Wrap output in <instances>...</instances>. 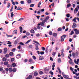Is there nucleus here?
Returning a JSON list of instances; mask_svg holds the SVG:
<instances>
[{
  "label": "nucleus",
  "instance_id": "nucleus-28",
  "mask_svg": "<svg viewBox=\"0 0 79 79\" xmlns=\"http://www.w3.org/2000/svg\"><path fill=\"white\" fill-rule=\"evenodd\" d=\"M6 36H7V37H12V36H13V35H8L7 34Z\"/></svg>",
  "mask_w": 79,
  "mask_h": 79
},
{
  "label": "nucleus",
  "instance_id": "nucleus-8",
  "mask_svg": "<svg viewBox=\"0 0 79 79\" xmlns=\"http://www.w3.org/2000/svg\"><path fill=\"white\" fill-rule=\"evenodd\" d=\"M78 11V9H77V8H76L74 10V14H76V13H77Z\"/></svg>",
  "mask_w": 79,
  "mask_h": 79
},
{
  "label": "nucleus",
  "instance_id": "nucleus-33",
  "mask_svg": "<svg viewBox=\"0 0 79 79\" xmlns=\"http://www.w3.org/2000/svg\"><path fill=\"white\" fill-rule=\"evenodd\" d=\"M58 31H62V28H59L58 29Z\"/></svg>",
  "mask_w": 79,
  "mask_h": 79
},
{
  "label": "nucleus",
  "instance_id": "nucleus-16",
  "mask_svg": "<svg viewBox=\"0 0 79 79\" xmlns=\"http://www.w3.org/2000/svg\"><path fill=\"white\" fill-rule=\"evenodd\" d=\"M34 76H37L38 75V73L37 72H35L34 73Z\"/></svg>",
  "mask_w": 79,
  "mask_h": 79
},
{
  "label": "nucleus",
  "instance_id": "nucleus-29",
  "mask_svg": "<svg viewBox=\"0 0 79 79\" xmlns=\"http://www.w3.org/2000/svg\"><path fill=\"white\" fill-rule=\"evenodd\" d=\"M44 53H45V52L44 51H43V52L41 51L40 52V54H41V55H44Z\"/></svg>",
  "mask_w": 79,
  "mask_h": 79
},
{
  "label": "nucleus",
  "instance_id": "nucleus-24",
  "mask_svg": "<svg viewBox=\"0 0 79 79\" xmlns=\"http://www.w3.org/2000/svg\"><path fill=\"white\" fill-rule=\"evenodd\" d=\"M66 16L67 18H69V17L70 16V14H67L66 15Z\"/></svg>",
  "mask_w": 79,
  "mask_h": 79
},
{
  "label": "nucleus",
  "instance_id": "nucleus-14",
  "mask_svg": "<svg viewBox=\"0 0 79 79\" xmlns=\"http://www.w3.org/2000/svg\"><path fill=\"white\" fill-rule=\"evenodd\" d=\"M76 27V24L75 23H73V28H75V27Z\"/></svg>",
  "mask_w": 79,
  "mask_h": 79
},
{
  "label": "nucleus",
  "instance_id": "nucleus-4",
  "mask_svg": "<svg viewBox=\"0 0 79 79\" xmlns=\"http://www.w3.org/2000/svg\"><path fill=\"white\" fill-rule=\"evenodd\" d=\"M74 31L75 32V34H77V35L79 34V31L77 30V29H75Z\"/></svg>",
  "mask_w": 79,
  "mask_h": 79
},
{
  "label": "nucleus",
  "instance_id": "nucleus-31",
  "mask_svg": "<svg viewBox=\"0 0 79 79\" xmlns=\"http://www.w3.org/2000/svg\"><path fill=\"white\" fill-rule=\"evenodd\" d=\"M33 42L35 43V44H38V45H39V42H37V41H33Z\"/></svg>",
  "mask_w": 79,
  "mask_h": 79
},
{
  "label": "nucleus",
  "instance_id": "nucleus-53",
  "mask_svg": "<svg viewBox=\"0 0 79 79\" xmlns=\"http://www.w3.org/2000/svg\"><path fill=\"white\" fill-rule=\"evenodd\" d=\"M17 48L19 50L21 49V45H19L17 47Z\"/></svg>",
  "mask_w": 79,
  "mask_h": 79
},
{
  "label": "nucleus",
  "instance_id": "nucleus-39",
  "mask_svg": "<svg viewBox=\"0 0 79 79\" xmlns=\"http://www.w3.org/2000/svg\"><path fill=\"white\" fill-rule=\"evenodd\" d=\"M53 36H54V37H56V36L57 34L56 33H54L53 34Z\"/></svg>",
  "mask_w": 79,
  "mask_h": 79
},
{
  "label": "nucleus",
  "instance_id": "nucleus-17",
  "mask_svg": "<svg viewBox=\"0 0 79 79\" xmlns=\"http://www.w3.org/2000/svg\"><path fill=\"white\" fill-rule=\"evenodd\" d=\"M13 32L14 34H17V33L18 32V31H17V30H15L13 31Z\"/></svg>",
  "mask_w": 79,
  "mask_h": 79
},
{
  "label": "nucleus",
  "instance_id": "nucleus-27",
  "mask_svg": "<svg viewBox=\"0 0 79 79\" xmlns=\"http://www.w3.org/2000/svg\"><path fill=\"white\" fill-rule=\"evenodd\" d=\"M13 6H12L11 7V8L10 10V12H11V11H13Z\"/></svg>",
  "mask_w": 79,
  "mask_h": 79
},
{
  "label": "nucleus",
  "instance_id": "nucleus-46",
  "mask_svg": "<svg viewBox=\"0 0 79 79\" xmlns=\"http://www.w3.org/2000/svg\"><path fill=\"white\" fill-rule=\"evenodd\" d=\"M72 56L73 58L75 57V53H73L72 54Z\"/></svg>",
  "mask_w": 79,
  "mask_h": 79
},
{
  "label": "nucleus",
  "instance_id": "nucleus-47",
  "mask_svg": "<svg viewBox=\"0 0 79 79\" xmlns=\"http://www.w3.org/2000/svg\"><path fill=\"white\" fill-rule=\"evenodd\" d=\"M50 73L51 74V75H53V72H52V71H51Z\"/></svg>",
  "mask_w": 79,
  "mask_h": 79
},
{
  "label": "nucleus",
  "instance_id": "nucleus-45",
  "mask_svg": "<svg viewBox=\"0 0 79 79\" xmlns=\"http://www.w3.org/2000/svg\"><path fill=\"white\" fill-rule=\"evenodd\" d=\"M73 34H74V31H72L71 32L70 34V35H73Z\"/></svg>",
  "mask_w": 79,
  "mask_h": 79
},
{
  "label": "nucleus",
  "instance_id": "nucleus-62",
  "mask_svg": "<svg viewBox=\"0 0 79 79\" xmlns=\"http://www.w3.org/2000/svg\"><path fill=\"white\" fill-rule=\"evenodd\" d=\"M42 50H43V51H44V50H45V48H44V47H42Z\"/></svg>",
  "mask_w": 79,
  "mask_h": 79
},
{
  "label": "nucleus",
  "instance_id": "nucleus-59",
  "mask_svg": "<svg viewBox=\"0 0 79 79\" xmlns=\"http://www.w3.org/2000/svg\"><path fill=\"white\" fill-rule=\"evenodd\" d=\"M27 37V36L26 35H24L23 36H22V39H24V38H26V37Z\"/></svg>",
  "mask_w": 79,
  "mask_h": 79
},
{
  "label": "nucleus",
  "instance_id": "nucleus-48",
  "mask_svg": "<svg viewBox=\"0 0 79 79\" xmlns=\"http://www.w3.org/2000/svg\"><path fill=\"white\" fill-rule=\"evenodd\" d=\"M27 2L28 3H31V0H28Z\"/></svg>",
  "mask_w": 79,
  "mask_h": 79
},
{
  "label": "nucleus",
  "instance_id": "nucleus-10",
  "mask_svg": "<svg viewBox=\"0 0 79 79\" xmlns=\"http://www.w3.org/2000/svg\"><path fill=\"white\" fill-rule=\"evenodd\" d=\"M70 60H69V63L70 64H74V63L73 62V60H72V59Z\"/></svg>",
  "mask_w": 79,
  "mask_h": 79
},
{
  "label": "nucleus",
  "instance_id": "nucleus-19",
  "mask_svg": "<svg viewBox=\"0 0 79 79\" xmlns=\"http://www.w3.org/2000/svg\"><path fill=\"white\" fill-rule=\"evenodd\" d=\"M23 8L20 7H18L17 10H22Z\"/></svg>",
  "mask_w": 79,
  "mask_h": 79
},
{
  "label": "nucleus",
  "instance_id": "nucleus-20",
  "mask_svg": "<svg viewBox=\"0 0 79 79\" xmlns=\"http://www.w3.org/2000/svg\"><path fill=\"white\" fill-rule=\"evenodd\" d=\"M71 4L69 3L67 5V8H69V7H70V6H71Z\"/></svg>",
  "mask_w": 79,
  "mask_h": 79
},
{
  "label": "nucleus",
  "instance_id": "nucleus-56",
  "mask_svg": "<svg viewBox=\"0 0 79 79\" xmlns=\"http://www.w3.org/2000/svg\"><path fill=\"white\" fill-rule=\"evenodd\" d=\"M65 19L66 21H69V19L68 18H65Z\"/></svg>",
  "mask_w": 79,
  "mask_h": 79
},
{
  "label": "nucleus",
  "instance_id": "nucleus-25",
  "mask_svg": "<svg viewBox=\"0 0 79 79\" xmlns=\"http://www.w3.org/2000/svg\"><path fill=\"white\" fill-rule=\"evenodd\" d=\"M4 50L5 52H6V51H8V49L5 48H4Z\"/></svg>",
  "mask_w": 79,
  "mask_h": 79
},
{
  "label": "nucleus",
  "instance_id": "nucleus-18",
  "mask_svg": "<svg viewBox=\"0 0 79 79\" xmlns=\"http://www.w3.org/2000/svg\"><path fill=\"white\" fill-rule=\"evenodd\" d=\"M30 32L32 34H34V33H35V32L34 31V30L33 29H31L30 31Z\"/></svg>",
  "mask_w": 79,
  "mask_h": 79
},
{
  "label": "nucleus",
  "instance_id": "nucleus-22",
  "mask_svg": "<svg viewBox=\"0 0 79 79\" xmlns=\"http://www.w3.org/2000/svg\"><path fill=\"white\" fill-rule=\"evenodd\" d=\"M2 61H6V57L3 58Z\"/></svg>",
  "mask_w": 79,
  "mask_h": 79
},
{
  "label": "nucleus",
  "instance_id": "nucleus-2",
  "mask_svg": "<svg viewBox=\"0 0 79 79\" xmlns=\"http://www.w3.org/2000/svg\"><path fill=\"white\" fill-rule=\"evenodd\" d=\"M79 59H78L77 60V61H76V60L74 59V63L75 64H79Z\"/></svg>",
  "mask_w": 79,
  "mask_h": 79
},
{
  "label": "nucleus",
  "instance_id": "nucleus-44",
  "mask_svg": "<svg viewBox=\"0 0 79 79\" xmlns=\"http://www.w3.org/2000/svg\"><path fill=\"white\" fill-rule=\"evenodd\" d=\"M43 23H45V22H46V23H48V22H47L45 20V19H44V20H43L42 21Z\"/></svg>",
  "mask_w": 79,
  "mask_h": 79
},
{
  "label": "nucleus",
  "instance_id": "nucleus-3",
  "mask_svg": "<svg viewBox=\"0 0 79 79\" xmlns=\"http://www.w3.org/2000/svg\"><path fill=\"white\" fill-rule=\"evenodd\" d=\"M35 44V46H36V47H35V50L37 51L39 50V47H38V46H39V45L35 44Z\"/></svg>",
  "mask_w": 79,
  "mask_h": 79
},
{
  "label": "nucleus",
  "instance_id": "nucleus-6",
  "mask_svg": "<svg viewBox=\"0 0 79 79\" xmlns=\"http://www.w3.org/2000/svg\"><path fill=\"white\" fill-rule=\"evenodd\" d=\"M39 59L40 60H42L44 59V57L42 56H40L39 57Z\"/></svg>",
  "mask_w": 79,
  "mask_h": 79
},
{
  "label": "nucleus",
  "instance_id": "nucleus-43",
  "mask_svg": "<svg viewBox=\"0 0 79 79\" xmlns=\"http://www.w3.org/2000/svg\"><path fill=\"white\" fill-rule=\"evenodd\" d=\"M20 3L21 4H24V1H20Z\"/></svg>",
  "mask_w": 79,
  "mask_h": 79
},
{
  "label": "nucleus",
  "instance_id": "nucleus-30",
  "mask_svg": "<svg viewBox=\"0 0 79 79\" xmlns=\"http://www.w3.org/2000/svg\"><path fill=\"white\" fill-rule=\"evenodd\" d=\"M7 8H10V3L8 2L7 3Z\"/></svg>",
  "mask_w": 79,
  "mask_h": 79
},
{
  "label": "nucleus",
  "instance_id": "nucleus-26",
  "mask_svg": "<svg viewBox=\"0 0 79 79\" xmlns=\"http://www.w3.org/2000/svg\"><path fill=\"white\" fill-rule=\"evenodd\" d=\"M8 71L10 72H11V71H13V69H12V68H9L8 69Z\"/></svg>",
  "mask_w": 79,
  "mask_h": 79
},
{
  "label": "nucleus",
  "instance_id": "nucleus-34",
  "mask_svg": "<svg viewBox=\"0 0 79 79\" xmlns=\"http://www.w3.org/2000/svg\"><path fill=\"white\" fill-rule=\"evenodd\" d=\"M29 61L30 63H32V59H30Z\"/></svg>",
  "mask_w": 79,
  "mask_h": 79
},
{
  "label": "nucleus",
  "instance_id": "nucleus-64",
  "mask_svg": "<svg viewBox=\"0 0 79 79\" xmlns=\"http://www.w3.org/2000/svg\"><path fill=\"white\" fill-rule=\"evenodd\" d=\"M55 63H53L52 66V68H54L55 65Z\"/></svg>",
  "mask_w": 79,
  "mask_h": 79
},
{
  "label": "nucleus",
  "instance_id": "nucleus-52",
  "mask_svg": "<svg viewBox=\"0 0 79 79\" xmlns=\"http://www.w3.org/2000/svg\"><path fill=\"white\" fill-rule=\"evenodd\" d=\"M34 4H31L30 5V7H34Z\"/></svg>",
  "mask_w": 79,
  "mask_h": 79
},
{
  "label": "nucleus",
  "instance_id": "nucleus-32",
  "mask_svg": "<svg viewBox=\"0 0 79 79\" xmlns=\"http://www.w3.org/2000/svg\"><path fill=\"white\" fill-rule=\"evenodd\" d=\"M9 55H10V56H13V52H10L9 53Z\"/></svg>",
  "mask_w": 79,
  "mask_h": 79
},
{
  "label": "nucleus",
  "instance_id": "nucleus-38",
  "mask_svg": "<svg viewBox=\"0 0 79 79\" xmlns=\"http://www.w3.org/2000/svg\"><path fill=\"white\" fill-rule=\"evenodd\" d=\"M16 69L15 68H14L12 69V71H13V72H16Z\"/></svg>",
  "mask_w": 79,
  "mask_h": 79
},
{
  "label": "nucleus",
  "instance_id": "nucleus-21",
  "mask_svg": "<svg viewBox=\"0 0 79 79\" xmlns=\"http://www.w3.org/2000/svg\"><path fill=\"white\" fill-rule=\"evenodd\" d=\"M58 62L59 63H61V58H59L58 60Z\"/></svg>",
  "mask_w": 79,
  "mask_h": 79
},
{
  "label": "nucleus",
  "instance_id": "nucleus-40",
  "mask_svg": "<svg viewBox=\"0 0 79 79\" xmlns=\"http://www.w3.org/2000/svg\"><path fill=\"white\" fill-rule=\"evenodd\" d=\"M40 25H41V26H44V23H43V22H42L40 23Z\"/></svg>",
  "mask_w": 79,
  "mask_h": 79
},
{
  "label": "nucleus",
  "instance_id": "nucleus-37",
  "mask_svg": "<svg viewBox=\"0 0 79 79\" xmlns=\"http://www.w3.org/2000/svg\"><path fill=\"white\" fill-rule=\"evenodd\" d=\"M24 20V18H21L20 19H19L18 20V21H22L23 20Z\"/></svg>",
  "mask_w": 79,
  "mask_h": 79
},
{
  "label": "nucleus",
  "instance_id": "nucleus-9",
  "mask_svg": "<svg viewBox=\"0 0 79 79\" xmlns=\"http://www.w3.org/2000/svg\"><path fill=\"white\" fill-rule=\"evenodd\" d=\"M19 29L21 33H22V32H23V27H19Z\"/></svg>",
  "mask_w": 79,
  "mask_h": 79
},
{
  "label": "nucleus",
  "instance_id": "nucleus-50",
  "mask_svg": "<svg viewBox=\"0 0 79 79\" xmlns=\"http://www.w3.org/2000/svg\"><path fill=\"white\" fill-rule=\"evenodd\" d=\"M20 45H24V44L23 43V42H20L19 43Z\"/></svg>",
  "mask_w": 79,
  "mask_h": 79
},
{
  "label": "nucleus",
  "instance_id": "nucleus-51",
  "mask_svg": "<svg viewBox=\"0 0 79 79\" xmlns=\"http://www.w3.org/2000/svg\"><path fill=\"white\" fill-rule=\"evenodd\" d=\"M5 57H6V58H8V57H9V54H6L5 55Z\"/></svg>",
  "mask_w": 79,
  "mask_h": 79
},
{
  "label": "nucleus",
  "instance_id": "nucleus-49",
  "mask_svg": "<svg viewBox=\"0 0 79 79\" xmlns=\"http://www.w3.org/2000/svg\"><path fill=\"white\" fill-rule=\"evenodd\" d=\"M45 10L44 9H43L41 10H40V11H41V12H44V11Z\"/></svg>",
  "mask_w": 79,
  "mask_h": 79
},
{
  "label": "nucleus",
  "instance_id": "nucleus-12",
  "mask_svg": "<svg viewBox=\"0 0 79 79\" xmlns=\"http://www.w3.org/2000/svg\"><path fill=\"white\" fill-rule=\"evenodd\" d=\"M37 28L38 29H40V24L39 23L37 26Z\"/></svg>",
  "mask_w": 79,
  "mask_h": 79
},
{
  "label": "nucleus",
  "instance_id": "nucleus-55",
  "mask_svg": "<svg viewBox=\"0 0 79 79\" xmlns=\"http://www.w3.org/2000/svg\"><path fill=\"white\" fill-rule=\"evenodd\" d=\"M12 65L13 66V67H15L16 66V64L15 63H14L12 64Z\"/></svg>",
  "mask_w": 79,
  "mask_h": 79
},
{
  "label": "nucleus",
  "instance_id": "nucleus-61",
  "mask_svg": "<svg viewBox=\"0 0 79 79\" xmlns=\"http://www.w3.org/2000/svg\"><path fill=\"white\" fill-rule=\"evenodd\" d=\"M49 35H52V31L49 32Z\"/></svg>",
  "mask_w": 79,
  "mask_h": 79
},
{
  "label": "nucleus",
  "instance_id": "nucleus-58",
  "mask_svg": "<svg viewBox=\"0 0 79 79\" xmlns=\"http://www.w3.org/2000/svg\"><path fill=\"white\" fill-rule=\"evenodd\" d=\"M14 60L15 59H14V58H12L11 59V61H14Z\"/></svg>",
  "mask_w": 79,
  "mask_h": 79
},
{
  "label": "nucleus",
  "instance_id": "nucleus-35",
  "mask_svg": "<svg viewBox=\"0 0 79 79\" xmlns=\"http://www.w3.org/2000/svg\"><path fill=\"white\" fill-rule=\"evenodd\" d=\"M74 78H75V79H79V77H77L76 76H74Z\"/></svg>",
  "mask_w": 79,
  "mask_h": 79
},
{
  "label": "nucleus",
  "instance_id": "nucleus-23",
  "mask_svg": "<svg viewBox=\"0 0 79 79\" xmlns=\"http://www.w3.org/2000/svg\"><path fill=\"white\" fill-rule=\"evenodd\" d=\"M8 63L7 61H5L4 63V65H8Z\"/></svg>",
  "mask_w": 79,
  "mask_h": 79
},
{
  "label": "nucleus",
  "instance_id": "nucleus-42",
  "mask_svg": "<svg viewBox=\"0 0 79 79\" xmlns=\"http://www.w3.org/2000/svg\"><path fill=\"white\" fill-rule=\"evenodd\" d=\"M40 34H36V37H40Z\"/></svg>",
  "mask_w": 79,
  "mask_h": 79
},
{
  "label": "nucleus",
  "instance_id": "nucleus-15",
  "mask_svg": "<svg viewBox=\"0 0 79 79\" xmlns=\"http://www.w3.org/2000/svg\"><path fill=\"white\" fill-rule=\"evenodd\" d=\"M41 4H42V2H40L39 3L38 5V8H39V7H40V5H41Z\"/></svg>",
  "mask_w": 79,
  "mask_h": 79
},
{
  "label": "nucleus",
  "instance_id": "nucleus-63",
  "mask_svg": "<svg viewBox=\"0 0 79 79\" xmlns=\"http://www.w3.org/2000/svg\"><path fill=\"white\" fill-rule=\"evenodd\" d=\"M41 12V11L40 10H39V11L37 12L38 14H40V12Z\"/></svg>",
  "mask_w": 79,
  "mask_h": 79
},
{
  "label": "nucleus",
  "instance_id": "nucleus-7",
  "mask_svg": "<svg viewBox=\"0 0 79 79\" xmlns=\"http://www.w3.org/2000/svg\"><path fill=\"white\" fill-rule=\"evenodd\" d=\"M16 58L17 59H19L21 58V54H18L16 56Z\"/></svg>",
  "mask_w": 79,
  "mask_h": 79
},
{
  "label": "nucleus",
  "instance_id": "nucleus-1",
  "mask_svg": "<svg viewBox=\"0 0 79 79\" xmlns=\"http://www.w3.org/2000/svg\"><path fill=\"white\" fill-rule=\"evenodd\" d=\"M76 19L78 20V21H79V17H75L73 19V21L74 22V23H77V21H76Z\"/></svg>",
  "mask_w": 79,
  "mask_h": 79
},
{
  "label": "nucleus",
  "instance_id": "nucleus-36",
  "mask_svg": "<svg viewBox=\"0 0 79 79\" xmlns=\"http://www.w3.org/2000/svg\"><path fill=\"white\" fill-rule=\"evenodd\" d=\"M70 69L73 72V71L74 70V68H72V67H70Z\"/></svg>",
  "mask_w": 79,
  "mask_h": 79
},
{
  "label": "nucleus",
  "instance_id": "nucleus-13",
  "mask_svg": "<svg viewBox=\"0 0 79 79\" xmlns=\"http://www.w3.org/2000/svg\"><path fill=\"white\" fill-rule=\"evenodd\" d=\"M66 37V35H62L61 37V39H65V38Z\"/></svg>",
  "mask_w": 79,
  "mask_h": 79
},
{
  "label": "nucleus",
  "instance_id": "nucleus-41",
  "mask_svg": "<svg viewBox=\"0 0 79 79\" xmlns=\"http://www.w3.org/2000/svg\"><path fill=\"white\" fill-rule=\"evenodd\" d=\"M31 40H28L25 44H29V42H31Z\"/></svg>",
  "mask_w": 79,
  "mask_h": 79
},
{
  "label": "nucleus",
  "instance_id": "nucleus-57",
  "mask_svg": "<svg viewBox=\"0 0 79 79\" xmlns=\"http://www.w3.org/2000/svg\"><path fill=\"white\" fill-rule=\"evenodd\" d=\"M39 73L40 74H43V72H42V71H40L39 72Z\"/></svg>",
  "mask_w": 79,
  "mask_h": 79
},
{
  "label": "nucleus",
  "instance_id": "nucleus-60",
  "mask_svg": "<svg viewBox=\"0 0 79 79\" xmlns=\"http://www.w3.org/2000/svg\"><path fill=\"white\" fill-rule=\"evenodd\" d=\"M33 58L34 59V60H36V57H35V56H33Z\"/></svg>",
  "mask_w": 79,
  "mask_h": 79
},
{
  "label": "nucleus",
  "instance_id": "nucleus-54",
  "mask_svg": "<svg viewBox=\"0 0 79 79\" xmlns=\"http://www.w3.org/2000/svg\"><path fill=\"white\" fill-rule=\"evenodd\" d=\"M26 35H30V33L29 32H27L26 33Z\"/></svg>",
  "mask_w": 79,
  "mask_h": 79
},
{
  "label": "nucleus",
  "instance_id": "nucleus-5",
  "mask_svg": "<svg viewBox=\"0 0 79 79\" xmlns=\"http://www.w3.org/2000/svg\"><path fill=\"white\" fill-rule=\"evenodd\" d=\"M49 18H50V17L48 16L46 17V19H45L46 21L48 22H48H49V21H50V20H48V21Z\"/></svg>",
  "mask_w": 79,
  "mask_h": 79
},
{
  "label": "nucleus",
  "instance_id": "nucleus-11",
  "mask_svg": "<svg viewBox=\"0 0 79 79\" xmlns=\"http://www.w3.org/2000/svg\"><path fill=\"white\" fill-rule=\"evenodd\" d=\"M63 77L64 78H65V79H68V78L69 77V76L67 75H64Z\"/></svg>",
  "mask_w": 79,
  "mask_h": 79
}]
</instances>
